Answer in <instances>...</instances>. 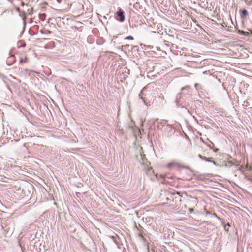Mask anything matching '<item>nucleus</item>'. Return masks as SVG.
Listing matches in <instances>:
<instances>
[{"mask_svg": "<svg viewBox=\"0 0 252 252\" xmlns=\"http://www.w3.org/2000/svg\"><path fill=\"white\" fill-rule=\"evenodd\" d=\"M175 164V163L172 162L167 164V167L169 168H171Z\"/></svg>", "mask_w": 252, "mask_h": 252, "instance_id": "nucleus-7", "label": "nucleus"}, {"mask_svg": "<svg viewBox=\"0 0 252 252\" xmlns=\"http://www.w3.org/2000/svg\"><path fill=\"white\" fill-rule=\"evenodd\" d=\"M199 157L202 160H205V161H207V159L208 158H207V157H203L202 155H199Z\"/></svg>", "mask_w": 252, "mask_h": 252, "instance_id": "nucleus-6", "label": "nucleus"}, {"mask_svg": "<svg viewBox=\"0 0 252 252\" xmlns=\"http://www.w3.org/2000/svg\"><path fill=\"white\" fill-rule=\"evenodd\" d=\"M144 90H145L144 88H143L140 94H139V97L141 99H142L143 100V101L145 105L149 106L150 105V103L146 102L145 98L143 97V95H144Z\"/></svg>", "mask_w": 252, "mask_h": 252, "instance_id": "nucleus-1", "label": "nucleus"}, {"mask_svg": "<svg viewBox=\"0 0 252 252\" xmlns=\"http://www.w3.org/2000/svg\"><path fill=\"white\" fill-rule=\"evenodd\" d=\"M211 144L212 145V146H214L213 143H211Z\"/></svg>", "mask_w": 252, "mask_h": 252, "instance_id": "nucleus-14", "label": "nucleus"}, {"mask_svg": "<svg viewBox=\"0 0 252 252\" xmlns=\"http://www.w3.org/2000/svg\"><path fill=\"white\" fill-rule=\"evenodd\" d=\"M248 14L247 11L244 9L242 11V16H246Z\"/></svg>", "mask_w": 252, "mask_h": 252, "instance_id": "nucleus-5", "label": "nucleus"}, {"mask_svg": "<svg viewBox=\"0 0 252 252\" xmlns=\"http://www.w3.org/2000/svg\"><path fill=\"white\" fill-rule=\"evenodd\" d=\"M209 146L210 148H212V145H209Z\"/></svg>", "mask_w": 252, "mask_h": 252, "instance_id": "nucleus-12", "label": "nucleus"}, {"mask_svg": "<svg viewBox=\"0 0 252 252\" xmlns=\"http://www.w3.org/2000/svg\"><path fill=\"white\" fill-rule=\"evenodd\" d=\"M238 33L240 34L241 35H244V36H248L249 35V33L248 32L242 31V30H239Z\"/></svg>", "mask_w": 252, "mask_h": 252, "instance_id": "nucleus-4", "label": "nucleus"}, {"mask_svg": "<svg viewBox=\"0 0 252 252\" xmlns=\"http://www.w3.org/2000/svg\"><path fill=\"white\" fill-rule=\"evenodd\" d=\"M215 151H218V149H216V150H214Z\"/></svg>", "mask_w": 252, "mask_h": 252, "instance_id": "nucleus-13", "label": "nucleus"}, {"mask_svg": "<svg viewBox=\"0 0 252 252\" xmlns=\"http://www.w3.org/2000/svg\"><path fill=\"white\" fill-rule=\"evenodd\" d=\"M189 211H190V212H192L193 211V209H192V208L189 209Z\"/></svg>", "mask_w": 252, "mask_h": 252, "instance_id": "nucleus-10", "label": "nucleus"}, {"mask_svg": "<svg viewBox=\"0 0 252 252\" xmlns=\"http://www.w3.org/2000/svg\"><path fill=\"white\" fill-rule=\"evenodd\" d=\"M207 162H211L212 163H213L214 165H216V162L214 161H211L210 159H209V158L207 159Z\"/></svg>", "mask_w": 252, "mask_h": 252, "instance_id": "nucleus-9", "label": "nucleus"}, {"mask_svg": "<svg viewBox=\"0 0 252 252\" xmlns=\"http://www.w3.org/2000/svg\"><path fill=\"white\" fill-rule=\"evenodd\" d=\"M197 84H195V87L196 88L197 87Z\"/></svg>", "mask_w": 252, "mask_h": 252, "instance_id": "nucleus-11", "label": "nucleus"}, {"mask_svg": "<svg viewBox=\"0 0 252 252\" xmlns=\"http://www.w3.org/2000/svg\"><path fill=\"white\" fill-rule=\"evenodd\" d=\"M126 39H127V40H133V37L131 36H128L127 37Z\"/></svg>", "mask_w": 252, "mask_h": 252, "instance_id": "nucleus-8", "label": "nucleus"}, {"mask_svg": "<svg viewBox=\"0 0 252 252\" xmlns=\"http://www.w3.org/2000/svg\"><path fill=\"white\" fill-rule=\"evenodd\" d=\"M138 159L139 160V162L141 164H144L145 163V160H146L145 157L144 155H143L142 154H140V155L138 157Z\"/></svg>", "mask_w": 252, "mask_h": 252, "instance_id": "nucleus-3", "label": "nucleus"}, {"mask_svg": "<svg viewBox=\"0 0 252 252\" xmlns=\"http://www.w3.org/2000/svg\"><path fill=\"white\" fill-rule=\"evenodd\" d=\"M117 14L118 16L120 17V21L121 22H123L125 20L124 12L122 10H119L117 12Z\"/></svg>", "mask_w": 252, "mask_h": 252, "instance_id": "nucleus-2", "label": "nucleus"}]
</instances>
